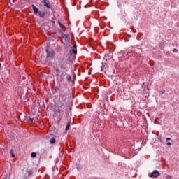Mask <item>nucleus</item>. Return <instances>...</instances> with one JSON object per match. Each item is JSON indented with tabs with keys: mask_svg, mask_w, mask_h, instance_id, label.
<instances>
[{
	"mask_svg": "<svg viewBox=\"0 0 179 179\" xmlns=\"http://www.w3.org/2000/svg\"><path fill=\"white\" fill-rule=\"evenodd\" d=\"M61 106L60 108H63L64 111H68V96L65 94L61 96L60 99Z\"/></svg>",
	"mask_w": 179,
	"mask_h": 179,
	"instance_id": "1",
	"label": "nucleus"
},
{
	"mask_svg": "<svg viewBox=\"0 0 179 179\" xmlns=\"http://www.w3.org/2000/svg\"><path fill=\"white\" fill-rule=\"evenodd\" d=\"M34 14L40 17L44 18L45 17V11H41L38 10V8L36 7L34 4L31 5Z\"/></svg>",
	"mask_w": 179,
	"mask_h": 179,
	"instance_id": "2",
	"label": "nucleus"
},
{
	"mask_svg": "<svg viewBox=\"0 0 179 179\" xmlns=\"http://www.w3.org/2000/svg\"><path fill=\"white\" fill-rule=\"evenodd\" d=\"M55 55V52L52 49H46V58H52Z\"/></svg>",
	"mask_w": 179,
	"mask_h": 179,
	"instance_id": "3",
	"label": "nucleus"
},
{
	"mask_svg": "<svg viewBox=\"0 0 179 179\" xmlns=\"http://www.w3.org/2000/svg\"><path fill=\"white\" fill-rule=\"evenodd\" d=\"M160 176V173L157 170H155L152 173H149V177L156 178Z\"/></svg>",
	"mask_w": 179,
	"mask_h": 179,
	"instance_id": "4",
	"label": "nucleus"
},
{
	"mask_svg": "<svg viewBox=\"0 0 179 179\" xmlns=\"http://www.w3.org/2000/svg\"><path fill=\"white\" fill-rule=\"evenodd\" d=\"M41 3H43V6L48 8V9H51V4H50V1L42 0Z\"/></svg>",
	"mask_w": 179,
	"mask_h": 179,
	"instance_id": "5",
	"label": "nucleus"
},
{
	"mask_svg": "<svg viewBox=\"0 0 179 179\" xmlns=\"http://www.w3.org/2000/svg\"><path fill=\"white\" fill-rule=\"evenodd\" d=\"M143 96L145 99H148L149 97V88H145L143 91Z\"/></svg>",
	"mask_w": 179,
	"mask_h": 179,
	"instance_id": "6",
	"label": "nucleus"
},
{
	"mask_svg": "<svg viewBox=\"0 0 179 179\" xmlns=\"http://www.w3.org/2000/svg\"><path fill=\"white\" fill-rule=\"evenodd\" d=\"M72 54H78V51L76 50V49H71L66 56L68 57V58H71V57H72Z\"/></svg>",
	"mask_w": 179,
	"mask_h": 179,
	"instance_id": "7",
	"label": "nucleus"
},
{
	"mask_svg": "<svg viewBox=\"0 0 179 179\" xmlns=\"http://www.w3.org/2000/svg\"><path fill=\"white\" fill-rule=\"evenodd\" d=\"M56 71V76H59L61 75V70L59 68L55 69Z\"/></svg>",
	"mask_w": 179,
	"mask_h": 179,
	"instance_id": "8",
	"label": "nucleus"
},
{
	"mask_svg": "<svg viewBox=\"0 0 179 179\" xmlns=\"http://www.w3.org/2000/svg\"><path fill=\"white\" fill-rule=\"evenodd\" d=\"M66 80L68 82H72V76L69 74H67Z\"/></svg>",
	"mask_w": 179,
	"mask_h": 179,
	"instance_id": "9",
	"label": "nucleus"
},
{
	"mask_svg": "<svg viewBox=\"0 0 179 179\" xmlns=\"http://www.w3.org/2000/svg\"><path fill=\"white\" fill-rule=\"evenodd\" d=\"M76 169L77 170H82V169H83V166H82V165H80V164H76Z\"/></svg>",
	"mask_w": 179,
	"mask_h": 179,
	"instance_id": "10",
	"label": "nucleus"
},
{
	"mask_svg": "<svg viewBox=\"0 0 179 179\" xmlns=\"http://www.w3.org/2000/svg\"><path fill=\"white\" fill-rule=\"evenodd\" d=\"M50 142L51 145L55 144V142H56L55 138H50Z\"/></svg>",
	"mask_w": 179,
	"mask_h": 179,
	"instance_id": "11",
	"label": "nucleus"
},
{
	"mask_svg": "<svg viewBox=\"0 0 179 179\" xmlns=\"http://www.w3.org/2000/svg\"><path fill=\"white\" fill-rule=\"evenodd\" d=\"M31 157H33L34 159L37 157V153L36 152H31Z\"/></svg>",
	"mask_w": 179,
	"mask_h": 179,
	"instance_id": "12",
	"label": "nucleus"
},
{
	"mask_svg": "<svg viewBox=\"0 0 179 179\" xmlns=\"http://www.w3.org/2000/svg\"><path fill=\"white\" fill-rule=\"evenodd\" d=\"M28 176L30 177V176L33 175V170L30 169L27 171Z\"/></svg>",
	"mask_w": 179,
	"mask_h": 179,
	"instance_id": "13",
	"label": "nucleus"
},
{
	"mask_svg": "<svg viewBox=\"0 0 179 179\" xmlns=\"http://www.w3.org/2000/svg\"><path fill=\"white\" fill-rule=\"evenodd\" d=\"M69 128H71V123L69 122L66 127V131H69Z\"/></svg>",
	"mask_w": 179,
	"mask_h": 179,
	"instance_id": "14",
	"label": "nucleus"
},
{
	"mask_svg": "<svg viewBox=\"0 0 179 179\" xmlns=\"http://www.w3.org/2000/svg\"><path fill=\"white\" fill-rule=\"evenodd\" d=\"M15 150L13 149H11L10 150V154H11V156L12 157H15Z\"/></svg>",
	"mask_w": 179,
	"mask_h": 179,
	"instance_id": "15",
	"label": "nucleus"
},
{
	"mask_svg": "<svg viewBox=\"0 0 179 179\" xmlns=\"http://www.w3.org/2000/svg\"><path fill=\"white\" fill-rule=\"evenodd\" d=\"M58 90H59V87H55V88H54V92H55V93H57V92H58Z\"/></svg>",
	"mask_w": 179,
	"mask_h": 179,
	"instance_id": "16",
	"label": "nucleus"
},
{
	"mask_svg": "<svg viewBox=\"0 0 179 179\" xmlns=\"http://www.w3.org/2000/svg\"><path fill=\"white\" fill-rule=\"evenodd\" d=\"M127 55H128L129 57H131V55H132V52L128 51V52H127Z\"/></svg>",
	"mask_w": 179,
	"mask_h": 179,
	"instance_id": "17",
	"label": "nucleus"
},
{
	"mask_svg": "<svg viewBox=\"0 0 179 179\" xmlns=\"http://www.w3.org/2000/svg\"><path fill=\"white\" fill-rule=\"evenodd\" d=\"M166 179H171V176L170 175H167L166 176Z\"/></svg>",
	"mask_w": 179,
	"mask_h": 179,
	"instance_id": "18",
	"label": "nucleus"
},
{
	"mask_svg": "<svg viewBox=\"0 0 179 179\" xmlns=\"http://www.w3.org/2000/svg\"><path fill=\"white\" fill-rule=\"evenodd\" d=\"M34 120V119H33V118H30L29 122L31 124H33Z\"/></svg>",
	"mask_w": 179,
	"mask_h": 179,
	"instance_id": "19",
	"label": "nucleus"
},
{
	"mask_svg": "<svg viewBox=\"0 0 179 179\" xmlns=\"http://www.w3.org/2000/svg\"><path fill=\"white\" fill-rule=\"evenodd\" d=\"M173 52H178V50L174 48V49L173 50Z\"/></svg>",
	"mask_w": 179,
	"mask_h": 179,
	"instance_id": "20",
	"label": "nucleus"
},
{
	"mask_svg": "<svg viewBox=\"0 0 179 179\" xmlns=\"http://www.w3.org/2000/svg\"><path fill=\"white\" fill-rule=\"evenodd\" d=\"M60 68H61V69H65V67L64 66V64H61Z\"/></svg>",
	"mask_w": 179,
	"mask_h": 179,
	"instance_id": "21",
	"label": "nucleus"
},
{
	"mask_svg": "<svg viewBox=\"0 0 179 179\" xmlns=\"http://www.w3.org/2000/svg\"><path fill=\"white\" fill-rule=\"evenodd\" d=\"M61 76H62V79H64V76H65V73H62L61 74Z\"/></svg>",
	"mask_w": 179,
	"mask_h": 179,
	"instance_id": "22",
	"label": "nucleus"
},
{
	"mask_svg": "<svg viewBox=\"0 0 179 179\" xmlns=\"http://www.w3.org/2000/svg\"><path fill=\"white\" fill-rule=\"evenodd\" d=\"M8 175L6 174L5 178H3V179H8Z\"/></svg>",
	"mask_w": 179,
	"mask_h": 179,
	"instance_id": "23",
	"label": "nucleus"
},
{
	"mask_svg": "<svg viewBox=\"0 0 179 179\" xmlns=\"http://www.w3.org/2000/svg\"><path fill=\"white\" fill-rule=\"evenodd\" d=\"M58 23H59V26H60L61 27H62V26H64V25H62V23H61V22L59 21Z\"/></svg>",
	"mask_w": 179,
	"mask_h": 179,
	"instance_id": "24",
	"label": "nucleus"
},
{
	"mask_svg": "<svg viewBox=\"0 0 179 179\" xmlns=\"http://www.w3.org/2000/svg\"><path fill=\"white\" fill-rule=\"evenodd\" d=\"M166 145H168L169 146H171V143L168 142V143H166Z\"/></svg>",
	"mask_w": 179,
	"mask_h": 179,
	"instance_id": "25",
	"label": "nucleus"
},
{
	"mask_svg": "<svg viewBox=\"0 0 179 179\" xmlns=\"http://www.w3.org/2000/svg\"><path fill=\"white\" fill-rule=\"evenodd\" d=\"M167 141H171V138H166V142Z\"/></svg>",
	"mask_w": 179,
	"mask_h": 179,
	"instance_id": "26",
	"label": "nucleus"
},
{
	"mask_svg": "<svg viewBox=\"0 0 179 179\" xmlns=\"http://www.w3.org/2000/svg\"><path fill=\"white\" fill-rule=\"evenodd\" d=\"M56 111H57V113H61V110H59V109H57Z\"/></svg>",
	"mask_w": 179,
	"mask_h": 179,
	"instance_id": "27",
	"label": "nucleus"
},
{
	"mask_svg": "<svg viewBox=\"0 0 179 179\" xmlns=\"http://www.w3.org/2000/svg\"><path fill=\"white\" fill-rule=\"evenodd\" d=\"M73 48H76V45H73Z\"/></svg>",
	"mask_w": 179,
	"mask_h": 179,
	"instance_id": "28",
	"label": "nucleus"
},
{
	"mask_svg": "<svg viewBox=\"0 0 179 179\" xmlns=\"http://www.w3.org/2000/svg\"><path fill=\"white\" fill-rule=\"evenodd\" d=\"M164 93H165V91H164V90L162 92V94H164Z\"/></svg>",
	"mask_w": 179,
	"mask_h": 179,
	"instance_id": "29",
	"label": "nucleus"
},
{
	"mask_svg": "<svg viewBox=\"0 0 179 179\" xmlns=\"http://www.w3.org/2000/svg\"><path fill=\"white\" fill-rule=\"evenodd\" d=\"M26 1V2H29V1H30V0H25Z\"/></svg>",
	"mask_w": 179,
	"mask_h": 179,
	"instance_id": "30",
	"label": "nucleus"
},
{
	"mask_svg": "<svg viewBox=\"0 0 179 179\" xmlns=\"http://www.w3.org/2000/svg\"><path fill=\"white\" fill-rule=\"evenodd\" d=\"M0 68H1V63H0Z\"/></svg>",
	"mask_w": 179,
	"mask_h": 179,
	"instance_id": "31",
	"label": "nucleus"
}]
</instances>
